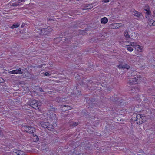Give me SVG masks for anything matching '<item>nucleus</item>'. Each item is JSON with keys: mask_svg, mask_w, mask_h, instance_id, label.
<instances>
[{"mask_svg": "<svg viewBox=\"0 0 155 155\" xmlns=\"http://www.w3.org/2000/svg\"><path fill=\"white\" fill-rule=\"evenodd\" d=\"M41 103L36 100H32L29 102L28 105L33 108L38 110L40 106Z\"/></svg>", "mask_w": 155, "mask_h": 155, "instance_id": "nucleus-1", "label": "nucleus"}, {"mask_svg": "<svg viewBox=\"0 0 155 155\" xmlns=\"http://www.w3.org/2000/svg\"><path fill=\"white\" fill-rule=\"evenodd\" d=\"M22 127V130L29 133L32 134L35 131V128L33 127L27 125H23Z\"/></svg>", "mask_w": 155, "mask_h": 155, "instance_id": "nucleus-2", "label": "nucleus"}, {"mask_svg": "<svg viewBox=\"0 0 155 155\" xmlns=\"http://www.w3.org/2000/svg\"><path fill=\"white\" fill-rule=\"evenodd\" d=\"M39 29L41 31L40 34L42 35H47L52 30L51 28L49 26H48L46 28H40Z\"/></svg>", "mask_w": 155, "mask_h": 155, "instance_id": "nucleus-3", "label": "nucleus"}, {"mask_svg": "<svg viewBox=\"0 0 155 155\" xmlns=\"http://www.w3.org/2000/svg\"><path fill=\"white\" fill-rule=\"evenodd\" d=\"M141 116L140 114H139L137 115L136 117L137 123L139 124H141L143 123V121L142 120V119Z\"/></svg>", "mask_w": 155, "mask_h": 155, "instance_id": "nucleus-4", "label": "nucleus"}, {"mask_svg": "<svg viewBox=\"0 0 155 155\" xmlns=\"http://www.w3.org/2000/svg\"><path fill=\"white\" fill-rule=\"evenodd\" d=\"M9 73L11 74H23V72L21 71V69H19L18 70H15L10 71Z\"/></svg>", "mask_w": 155, "mask_h": 155, "instance_id": "nucleus-5", "label": "nucleus"}, {"mask_svg": "<svg viewBox=\"0 0 155 155\" xmlns=\"http://www.w3.org/2000/svg\"><path fill=\"white\" fill-rule=\"evenodd\" d=\"M118 67L119 69H122L123 70H124L125 69L128 70L130 68V66L127 64L123 65L120 64L118 66Z\"/></svg>", "mask_w": 155, "mask_h": 155, "instance_id": "nucleus-6", "label": "nucleus"}, {"mask_svg": "<svg viewBox=\"0 0 155 155\" xmlns=\"http://www.w3.org/2000/svg\"><path fill=\"white\" fill-rule=\"evenodd\" d=\"M132 13L134 16L137 18H139L142 15V14L141 13L136 10L133 11Z\"/></svg>", "mask_w": 155, "mask_h": 155, "instance_id": "nucleus-7", "label": "nucleus"}, {"mask_svg": "<svg viewBox=\"0 0 155 155\" xmlns=\"http://www.w3.org/2000/svg\"><path fill=\"white\" fill-rule=\"evenodd\" d=\"M124 35L126 39L130 40V39H132L130 36L128 34V32L127 31H125L124 32Z\"/></svg>", "mask_w": 155, "mask_h": 155, "instance_id": "nucleus-8", "label": "nucleus"}, {"mask_svg": "<svg viewBox=\"0 0 155 155\" xmlns=\"http://www.w3.org/2000/svg\"><path fill=\"white\" fill-rule=\"evenodd\" d=\"M129 83L131 84H135L137 83V80L136 77H135V78L132 79V80H130L129 81Z\"/></svg>", "mask_w": 155, "mask_h": 155, "instance_id": "nucleus-9", "label": "nucleus"}, {"mask_svg": "<svg viewBox=\"0 0 155 155\" xmlns=\"http://www.w3.org/2000/svg\"><path fill=\"white\" fill-rule=\"evenodd\" d=\"M129 83L131 84H135L137 83V80L136 77H135V78L132 79V80H130L129 81Z\"/></svg>", "mask_w": 155, "mask_h": 155, "instance_id": "nucleus-10", "label": "nucleus"}, {"mask_svg": "<svg viewBox=\"0 0 155 155\" xmlns=\"http://www.w3.org/2000/svg\"><path fill=\"white\" fill-rule=\"evenodd\" d=\"M101 22L102 23L105 24L108 21V19L106 17H104L101 19Z\"/></svg>", "mask_w": 155, "mask_h": 155, "instance_id": "nucleus-11", "label": "nucleus"}, {"mask_svg": "<svg viewBox=\"0 0 155 155\" xmlns=\"http://www.w3.org/2000/svg\"><path fill=\"white\" fill-rule=\"evenodd\" d=\"M14 153V155H25L24 153L20 150H18L17 152H15Z\"/></svg>", "mask_w": 155, "mask_h": 155, "instance_id": "nucleus-12", "label": "nucleus"}, {"mask_svg": "<svg viewBox=\"0 0 155 155\" xmlns=\"http://www.w3.org/2000/svg\"><path fill=\"white\" fill-rule=\"evenodd\" d=\"M93 7L92 4H89L85 5V7L86 8L88 7V8L85 9H88L92 8Z\"/></svg>", "mask_w": 155, "mask_h": 155, "instance_id": "nucleus-13", "label": "nucleus"}, {"mask_svg": "<svg viewBox=\"0 0 155 155\" xmlns=\"http://www.w3.org/2000/svg\"><path fill=\"white\" fill-rule=\"evenodd\" d=\"M49 107V109L50 111L55 112L57 110V108L54 107L53 106H50Z\"/></svg>", "mask_w": 155, "mask_h": 155, "instance_id": "nucleus-14", "label": "nucleus"}, {"mask_svg": "<svg viewBox=\"0 0 155 155\" xmlns=\"http://www.w3.org/2000/svg\"><path fill=\"white\" fill-rule=\"evenodd\" d=\"M46 128L49 130H51L53 129L54 127L51 125L48 124Z\"/></svg>", "mask_w": 155, "mask_h": 155, "instance_id": "nucleus-15", "label": "nucleus"}, {"mask_svg": "<svg viewBox=\"0 0 155 155\" xmlns=\"http://www.w3.org/2000/svg\"><path fill=\"white\" fill-rule=\"evenodd\" d=\"M48 124L49 123L48 122H44L42 124V126L44 128H46Z\"/></svg>", "mask_w": 155, "mask_h": 155, "instance_id": "nucleus-16", "label": "nucleus"}, {"mask_svg": "<svg viewBox=\"0 0 155 155\" xmlns=\"http://www.w3.org/2000/svg\"><path fill=\"white\" fill-rule=\"evenodd\" d=\"M20 25V24L17 23L16 24H14L11 27L12 29H14L18 27Z\"/></svg>", "mask_w": 155, "mask_h": 155, "instance_id": "nucleus-17", "label": "nucleus"}, {"mask_svg": "<svg viewBox=\"0 0 155 155\" xmlns=\"http://www.w3.org/2000/svg\"><path fill=\"white\" fill-rule=\"evenodd\" d=\"M64 107H65V109H64V110L66 111L67 110H69L71 109V107L69 106L63 105Z\"/></svg>", "mask_w": 155, "mask_h": 155, "instance_id": "nucleus-18", "label": "nucleus"}, {"mask_svg": "<svg viewBox=\"0 0 155 155\" xmlns=\"http://www.w3.org/2000/svg\"><path fill=\"white\" fill-rule=\"evenodd\" d=\"M33 136H34V137L33 138V140H34V141L35 142H36V141H38L39 140V138L36 135H33Z\"/></svg>", "mask_w": 155, "mask_h": 155, "instance_id": "nucleus-19", "label": "nucleus"}, {"mask_svg": "<svg viewBox=\"0 0 155 155\" xmlns=\"http://www.w3.org/2000/svg\"><path fill=\"white\" fill-rule=\"evenodd\" d=\"M74 93L76 95H77V96H78L80 95L81 92L80 91H79L77 90H76L75 91Z\"/></svg>", "mask_w": 155, "mask_h": 155, "instance_id": "nucleus-20", "label": "nucleus"}, {"mask_svg": "<svg viewBox=\"0 0 155 155\" xmlns=\"http://www.w3.org/2000/svg\"><path fill=\"white\" fill-rule=\"evenodd\" d=\"M154 20H151L149 22V24L150 26H153Z\"/></svg>", "mask_w": 155, "mask_h": 155, "instance_id": "nucleus-21", "label": "nucleus"}, {"mask_svg": "<svg viewBox=\"0 0 155 155\" xmlns=\"http://www.w3.org/2000/svg\"><path fill=\"white\" fill-rule=\"evenodd\" d=\"M150 11V10H149V11L146 12V14L147 15V16L149 15H151V12Z\"/></svg>", "mask_w": 155, "mask_h": 155, "instance_id": "nucleus-22", "label": "nucleus"}, {"mask_svg": "<svg viewBox=\"0 0 155 155\" xmlns=\"http://www.w3.org/2000/svg\"><path fill=\"white\" fill-rule=\"evenodd\" d=\"M144 10L146 11V12L149 11L150 10V8H149L148 6H146L144 8Z\"/></svg>", "mask_w": 155, "mask_h": 155, "instance_id": "nucleus-23", "label": "nucleus"}, {"mask_svg": "<svg viewBox=\"0 0 155 155\" xmlns=\"http://www.w3.org/2000/svg\"><path fill=\"white\" fill-rule=\"evenodd\" d=\"M19 5V4H17L16 3H13L12 4V5L14 7L18 6Z\"/></svg>", "mask_w": 155, "mask_h": 155, "instance_id": "nucleus-24", "label": "nucleus"}, {"mask_svg": "<svg viewBox=\"0 0 155 155\" xmlns=\"http://www.w3.org/2000/svg\"><path fill=\"white\" fill-rule=\"evenodd\" d=\"M127 49L130 52L132 51L133 50V49L130 46L128 47Z\"/></svg>", "mask_w": 155, "mask_h": 155, "instance_id": "nucleus-25", "label": "nucleus"}, {"mask_svg": "<svg viewBox=\"0 0 155 155\" xmlns=\"http://www.w3.org/2000/svg\"><path fill=\"white\" fill-rule=\"evenodd\" d=\"M139 96V99H138L137 98V100H139L140 99L141 100H142V99H141L142 97H143V95L142 94H140L138 96Z\"/></svg>", "mask_w": 155, "mask_h": 155, "instance_id": "nucleus-26", "label": "nucleus"}, {"mask_svg": "<svg viewBox=\"0 0 155 155\" xmlns=\"http://www.w3.org/2000/svg\"><path fill=\"white\" fill-rule=\"evenodd\" d=\"M44 75L46 76H49L50 75V74L47 72L45 73Z\"/></svg>", "mask_w": 155, "mask_h": 155, "instance_id": "nucleus-27", "label": "nucleus"}, {"mask_svg": "<svg viewBox=\"0 0 155 155\" xmlns=\"http://www.w3.org/2000/svg\"><path fill=\"white\" fill-rule=\"evenodd\" d=\"M78 124L77 122H74L73 123L72 125L75 127L77 126Z\"/></svg>", "mask_w": 155, "mask_h": 155, "instance_id": "nucleus-28", "label": "nucleus"}, {"mask_svg": "<svg viewBox=\"0 0 155 155\" xmlns=\"http://www.w3.org/2000/svg\"><path fill=\"white\" fill-rule=\"evenodd\" d=\"M39 90L40 92H44V91L43 90L42 88L41 87H39Z\"/></svg>", "mask_w": 155, "mask_h": 155, "instance_id": "nucleus-29", "label": "nucleus"}, {"mask_svg": "<svg viewBox=\"0 0 155 155\" xmlns=\"http://www.w3.org/2000/svg\"><path fill=\"white\" fill-rule=\"evenodd\" d=\"M88 80L87 81L86 80H83L82 81V83H87L86 82H88Z\"/></svg>", "mask_w": 155, "mask_h": 155, "instance_id": "nucleus-30", "label": "nucleus"}, {"mask_svg": "<svg viewBox=\"0 0 155 155\" xmlns=\"http://www.w3.org/2000/svg\"><path fill=\"white\" fill-rule=\"evenodd\" d=\"M4 81V80L2 78H0V83Z\"/></svg>", "mask_w": 155, "mask_h": 155, "instance_id": "nucleus-31", "label": "nucleus"}, {"mask_svg": "<svg viewBox=\"0 0 155 155\" xmlns=\"http://www.w3.org/2000/svg\"><path fill=\"white\" fill-rule=\"evenodd\" d=\"M103 0V2L105 3L108 2L109 1V0Z\"/></svg>", "mask_w": 155, "mask_h": 155, "instance_id": "nucleus-32", "label": "nucleus"}, {"mask_svg": "<svg viewBox=\"0 0 155 155\" xmlns=\"http://www.w3.org/2000/svg\"><path fill=\"white\" fill-rule=\"evenodd\" d=\"M24 24L22 23L21 25V27L23 28L24 27Z\"/></svg>", "mask_w": 155, "mask_h": 155, "instance_id": "nucleus-33", "label": "nucleus"}, {"mask_svg": "<svg viewBox=\"0 0 155 155\" xmlns=\"http://www.w3.org/2000/svg\"><path fill=\"white\" fill-rule=\"evenodd\" d=\"M155 25V21H153V26Z\"/></svg>", "mask_w": 155, "mask_h": 155, "instance_id": "nucleus-34", "label": "nucleus"}, {"mask_svg": "<svg viewBox=\"0 0 155 155\" xmlns=\"http://www.w3.org/2000/svg\"><path fill=\"white\" fill-rule=\"evenodd\" d=\"M49 21H52H52H53V19H49Z\"/></svg>", "mask_w": 155, "mask_h": 155, "instance_id": "nucleus-35", "label": "nucleus"}, {"mask_svg": "<svg viewBox=\"0 0 155 155\" xmlns=\"http://www.w3.org/2000/svg\"><path fill=\"white\" fill-rule=\"evenodd\" d=\"M153 13L155 15V10H154L153 12Z\"/></svg>", "mask_w": 155, "mask_h": 155, "instance_id": "nucleus-36", "label": "nucleus"}, {"mask_svg": "<svg viewBox=\"0 0 155 155\" xmlns=\"http://www.w3.org/2000/svg\"><path fill=\"white\" fill-rule=\"evenodd\" d=\"M42 65H40V67H42Z\"/></svg>", "mask_w": 155, "mask_h": 155, "instance_id": "nucleus-37", "label": "nucleus"}, {"mask_svg": "<svg viewBox=\"0 0 155 155\" xmlns=\"http://www.w3.org/2000/svg\"><path fill=\"white\" fill-rule=\"evenodd\" d=\"M63 105H63V106H62V107H63V106H63Z\"/></svg>", "mask_w": 155, "mask_h": 155, "instance_id": "nucleus-38", "label": "nucleus"}, {"mask_svg": "<svg viewBox=\"0 0 155 155\" xmlns=\"http://www.w3.org/2000/svg\"><path fill=\"white\" fill-rule=\"evenodd\" d=\"M63 105H63V106H62V107H63V106H63Z\"/></svg>", "mask_w": 155, "mask_h": 155, "instance_id": "nucleus-39", "label": "nucleus"}]
</instances>
